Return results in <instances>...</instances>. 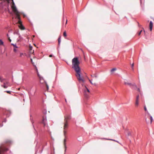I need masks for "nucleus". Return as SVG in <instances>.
<instances>
[{"label": "nucleus", "mask_w": 154, "mask_h": 154, "mask_svg": "<svg viewBox=\"0 0 154 154\" xmlns=\"http://www.w3.org/2000/svg\"><path fill=\"white\" fill-rule=\"evenodd\" d=\"M72 68L74 69L76 73L75 76L78 81L80 82H84L85 81L81 77V69L79 66L80 62L77 57H74L72 59Z\"/></svg>", "instance_id": "1"}, {"label": "nucleus", "mask_w": 154, "mask_h": 154, "mask_svg": "<svg viewBox=\"0 0 154 154\" xmlns=\"http://www.w3.org/2000/svg\"><path fill=\"white\" fill-rule=\"evenodd\" d=\"M10 3L12 9L17 12V9L13 0H0V7L5 11H9V6Z\"/></svg>", "instance_id": "2"}, {"label": "nucleus", "mask_w": 154, "mask_h": 154, "mask_svg": "<svg viewBox=\"0 0 154 154\" xmlns=\"http://www.w3.org/2000/svg\"><path fill=\"white\" fill-rule=\"evenodd\" d=\"M43 113L45 114V115L43 116L42 121L41 123H42L44 125V126H45L47 124L46 116V114L47 113L46 110H44L43 112Z\"/></svg>", "instance_id": "3"}, {"label": "nucleus", "mask_w": 154, "mask_h": 154, "mask_svg": "<svg viewBox=\"0 0 154 154\" xmlns=\"http://www.w3.org/2000/svg\"><path fill=\"white\" fill-rule=\"evenodd\" d=\"M70 119V116L69 115H67L65 116V121L64 124V134H65L66 133L65 129H66L68 127L67 120L69 119Z\"/></svg>", "instance_id": "4"}, {"label": "nucleus", "mask_w": 154, "mask_h": 154, "mask_svg": "<svg viewBox=\"0 0 154 154\" xmlns=\"http://www.w3.org/2000/svg\"><path fill=\"white\" fill-rule=\"evenodd\" d=\"M8 148H6L5 146H0V154H5V153L8 150Z\"/></svg>", "instance_id": "5"}, {"label": "nucleus", "mask_w": 154, "mask_h": 154, "mask_svg": "<svg viewBox=\"0 0 154 154\" xmlns=\"http://www.w3.org/2000/svg\"><path fill=\"white\" fill-rule=\"evenodd\" d=\"M124 84L125 85H128L130 87H131L133 89H135V88H136L137 87V85L135 84V83L132 84L130 83L125 82Z\"/></svg>", "instance_id": "6"}, {"label": "nucleus", "mask_w": 154, "mask_h": 154, "mask_svg": "<svg viewBox=\"0 0 154 154\" xmlns=\"http://www.w3.org/2000/svg\"><path fill=\"white\" fill-rule=\"evenodd\" d=\"M139 95H137L136 98V102L135 103V105L136 106H138L139 104Z\"/></svg>", "instance_id": "7"}, {"label": "nucleus", "mask_w": 154, "mask_h": 154, "mask_svg": "<svg viewBox=\"0 0 154 154\" xmlns=\"http://www.w3.org/2000/svg\"><path fill=\"white\" fill-rule=\"evenodd\" d=\"M4 113L6 115L7 117H8L11 114V112L9 110H6Z\"/></svg>", "instance_id": "8"}, {"label": "nucleus", "mask_w": 154, "mask_h": 154, "mask_svg": "<svg viewBox=\"0 0 154 154\" xmlns=\"http://www.w3.org/2000/svg\"><path fill=\"white\" fill-rule=\"evenodd\" d=\"M83 94H84V95L85 97L86 98H88L89 97V93H87V92H86L85 91H83Z\"/></svg>", "instance_id": "9"}, {"label": "nucleus", "mask_w": 154, "mask_h": 154, "mask_svg": "<svg viewBox=\"0 0 154 154\" xmlns=\"http://www.w3.org/2000/svg\"><path fill=\"white\" fill-rule=\"evenodd\" d=\"M153 26V23L152 21H150L149 23V29L151 31L152 30Z\"/></svg>", "instance_id": "10"}, {"label": "nucleus", "mask_w": 154, "mask_h": 154, "mask_svg": "<svg viewBox=\"0 0 154 154\" xmlns=\"http://www.w3.org/2000/svg\"><path fill=\"white\" fill-rule=\"evenodd\" d=\"M85 88L83 89V91H85L88 93H90V91L89 89L85 86Z\"/></svg>", "instance_id": "11"}, {"label": "nucleus", "mask_w": 154, "mask_h": 154, "mask_svg": "<svg viewBox=\"0 0 154 154\" xmlns=\"http://www.w3.org/2000/svg\"><path fill=\"white\" fill-rule=\"evenodd\" d=\"M20 28L21 30H24L25 29L24 27L22 24L20 26Z\"/></svg>", "instance_id": "12"}, {"label": "nucleus", "mask_w": 154, "mask_h": 154, "mask_svg": "<svg viewBox=\"0 0 154 154\" xmlns=\"http://www.w3.org/2000/svg\"><path fill=\"white\" fill-rule=\"evenodd\" d=\"M61 42V36H59L58 38V45H60Z\"/></svg>", "instance_id": "13"}, {"label": "nucleus", "mask_w": 154, "mask_h": 154, "mask_svg": "<svg viewBox=\"0 0 154 154\" xmlns=\"http://www.w3.org/2000/svg\"><path fill=\"white\" fill-rule=\"evenodd\" d=\"M8 83V82H6V83H4V85H3V87L5 88H7V87H8V86H6V85Z\"/></svg>", "instance_id": "14"}, {"label": "nucleus", "mask_w": 154, "mask_h": 154, "mask_svg": "<svg viewBox=\"0 0 154 154\" xmlns=\"http://www.w3.org/2000/svg\"><path fill=\"white\" fill-rule=\"evenodd\" d=\"M66 139H64V144L65 147V151H66Z\"/></svg>", "instance_id": "15"}, {"label": "nucleus", "mask_w": 154, "mask_h": 154, "mask_svg": "<svg viewBox=\"0 0 154 154\" xmlns=\"http://www.w3.org/2000/svg\"><path fill=\"white\" fill-rule=\"evenodd\" d=\"M11 45L14 46V47L16 48H18V47L16 45V44H14L13 43H11Z\"/></svg>", "instance_id": "16"}, {"label": "nucleus", "mask_w": 154, "mask_h": 154, "mask_svg": "<svg viewBox=\"0 0 154 154\" xmlns=\"http://www.w3.org/2000/svg\"><path fill=\"white\" fill-rule=\"evenodd\" d=\"M4 42L2 40L0 39V45H3Z\"/></svg>", "instance_id": "17"}, {"label": "nucleus", "mask_w": 154, "mask_h": 154, "mask_svg": "<svg viewBox=\"0 0 154 154\" xmlns=\"http://www.w3.org/2000/svg\"><path fill=\"white\" fill-rule=\"evenodd\" d=\"M106 139V140H112V141H116V142L118 143H119L118 141H117V140H113V139Z\"/></svg>", "instance_id": "18"}, {"label": "nucleus", "mask_w": 154, "mask_h": 154, "mask_svg": "<svg viewBox=\"0 0 154 154\" xmlns=\"http://www.w3.org/2000/svg\"><path fill=\"white\" fill-rule=\"evenodd\" d=\"M144 109L145 111L147 112L148 114H149L148 113V112L147 109L146 108L145 106H144Z\"/></svg>", "instance_id": "19"}, {"label": "nucleus", "mask_w": 154, "mask_h": 154, "mask_svg": "<svg viewBox=\"0 0 154 154\" xmlns=\"http://www.w3.org/2000/svg\"><path fill=\"white\" fill-rule=\"evenodd\" d=\"M150 123H152V116H150Z\"/></svg>", "instance_id": "20"}, {"label": "nucleus", "mask_w": 154, "mask_h": 154, "mask_svg": "<svg viewBox=\"0 0 154 154\" xmlns=\"http://www.w3.org/2000/svg\"><path fill=\"white\" fill-rule=\"evenodd\" d=\"M63 35L64 37H66V31H65L63 32Z\"/></svg>", "instance_id": "21"}, {"label": "nucleus", "mask_w": 154, "mask_h": 154, "mask_svg": "<svg viewBox=\"0 0 154 154\" xmlns=\"http://www.w3.org/2000/svg\"><path fill=\"white\" fill-rule=\"evenodd\" d=\"M116 68H112L111 70V72H112L113 71H115V70H116Z\"/></svg>", "instance_id": "22"}, {"label": "nucleus", "mask_w": 154, "mask_h": 154, "mask_svg": "<svg viewBox=\"0 0 154 154\" xmlns=\"http://www.w3.org/2000/svg\"><path fill=\"white\" fill-rule=\"evenodd\" d=\"M134 63H133L131 65V66L132 68V69L133 70H134Z\"/></svg>", "instance_id": "23"}, {"label": "nucleus", "mask_w": 154, "mask_h": 154, "mask_svg": "<svg viewBox=\"0 0 154 154\" xmlns=\"http://www.w3.org/2000/svg\"><path fill=\"white\" fill-rule=\"evenodd\" d=\"M45 82L46 84V86L47 87V89H48V85L47 84L46 82Z\"/></svg>", "instance_id": "24"}, {"label": "nucleus", "mask_w": 154, "mask_h": 154, "mask_svg": "<svg viewBox=\"0 0 154 154\" xmlns=\"http://www.w3.org/2000/svg\"><path fill=\"white\" fill-rule=\"evenodd\" d=\"M5 92H7V93H8V94H10L11 93V91H5Z\"/></svg>", "instance_id": "25"}, {"label": "nucleus", "mask_w": 154, "mask_h": 154, "mask_svg": "<svg viewBox=\"0 0 154 154\" xmlns=\"http://www.w3.org/2000/svg\"><path fill=\"white\" fill-rule=\"evenodd\" d=\"M31 122H32V125H33V128H34V129L35 130V128H34V125H33V123H34V122H33V120H31Z\"/></svg>", "instance_id": "26"}, {"label": "nucleus", "mask_w": 154, "mask_h": 154, "mask_svg": "<svg viewBox=\"0 0 154 154\" xmlns=\"http://www.w3.org/2000/svg\"><path fill=\"white\" fill-rule=\"evenodd\" d=\"M142 30H140V32H139L138 33V35H140V34H141V32H142Z\"/></svg>", "instance_id": "27"}, {"label": "nucleus", "mask_w": 154, "mask_h": 154, "mask_svg": "<svg viewBox=\"0 0 154 154\" xmlns=\"http://www.w3.org/2000/svg\"><path fill=\"white\" fill-rule=\"evenodd\" d=\"M93 77H94L95 78H97V74H94V76H93Z\"/></svg>", "instance_id": "28"}, {"label": "nucleus", "mask_w": 154, "mask_h": 154, "mask_svg": "<svg viewBox=\"0 0 154 154\" xmlns=\"http://www.w3.org/2000/svg\"><path fill=\"white\" fill-rule=\"evenodd\" d=\"M89 81H90V82L91 83V84H92V85H93V83L92 82L91 80H90V79H89Z\"/></svg>", "instance_id": "29"}, {"label": "nucleus", "mask_w": 154, "mask_h": 154, "mask_svg": "<svg viewBox=\"0 0 154 154\" xmlns=\"http://www.w3.org/2000/svg\"><path fill=\"white\" fill-rule=\"evenodd\" d=\"M19 35V38H20V39H22V37L20 36V35Z\"/></svg>", "instance_id": "30"}, {"label": "nucleus", "mask_w": 154, "mask_h": 154, "mask_svg": "<svg viewBox=\"0 0 154 154\" xmlns=\"http://www.w3.org/2000/svg\"><path fill=\"white\" fill-rule=\"evenodd\" d=\"M36 71H37V75H38V74H39V73L38 72V69L37 68H36Z\"/></svg>", "instance_id": "31"}, {"label": "nucleus", "mask_w": 154, "mask_h": 154, "mask_svg": "<svg viewBox=\"0 0 154 154\" xmlns=\"http://www.w3.org/2000/svg\"><path fill=\"white\" fill-rule=\"evenodd\" d=\"M16 33L18 35H20L19 33L18 32H17Z\"/></svg>", "instance_id": "32"}, {"label": "nucleus", "mask_w": 154, "mask_h": 154, "mask_svg": "<svg viewBox=\"0 0 154 154\" xmlns=\"http://www.w3.org/2000/svg\"><path fill=\"white\" fill-rule=\"evenodd\" d=\"M131 135V134L130 132H129L128 133V136H130Z\"/></svg>", "instance_id": "33"}, {"label": "nucleus", "mask_w": 154, "mask_h": 154, "mask_svg": "<svg viewBox=\"0 0 154 154\" xmlns=\"http://www.w3.org/2000/svg\"><path fill=\"white\" fill-rule=\"evenodd\" d=\"M23 55V53H20V57H21V56H22V55Z\"/></svg>", "instance_id": "34"}, {"label": "nucleus", "mask_w": 154, "mask_h": 154, "mask_svg": "<svg viewBox=\"0 0 154 154\" xmlns=\"http://www.w3.org/2000/svg\"><path fill=\"white\" fill-rule=\"evenodd\" d=\"M53 56V55L52 54H50L49 56L50 57H52Z\"/></svg>", "instance_id": "35"}, {"label": "nucleus", "mask_w": 154, "mask_h": 154, "mask_svg": "<svg viewBox=\"0 0 154 154\" xmlns=\"http://www.w3.org/2000/svg\"><path fill=\"white\" fill-rule=\"evenodd\" d=\"M14 51L15 52H16L17 51V50L15 48H14Z\"/></svg>", "instance_id": "36"}, {"label": "nucleus", "mask_w": 154, "mask_h": 154, "mask_svg": "<svg viewBox=\"0 0 154 154\" xmlns=\"http://www.w3.org/2000/svg\"><path fill=\"white\" fill-rule=\"evenodd\" d=\"M4 122H6V119H4Z\"/></svg>", "instance_id": "37"}, {"label": "nucleus", "mask_w": 154, "mask_h": 154, "mask_svg": "<svg viewBox=\"0 0 154 154\" xmlns=\"http://www.w3.org/2000/svg\"><path fill=\"white\" fill-rule=\"evenodd\" d=\"M9 40L10 42H11V39L9 38Z\"/></svg>", "instance_id": "38"}, {"label": "nucleus", "mask_w": 154, "mask_h": 154, "mask_svg": "<svg viewBox=\"0 0 154 154\" xmlns=\"http://www.w3.org/2000/svg\"><path fill=\"white\" fill-rule=\"evenodd\" d=\"M137 91H139V92H140V89L139 88H137Z\"/></svg>", "instance_id": "39"}, {"label": "nucleus", "mask_w": 154, "mask_h": 154, "mask_svg": "<svg viewBox=\"0 0 154 154\" xmlns=\"http://www.w3.org/2000/svg\"><path fill=\"white\" fill-rule=\"evenodd\" d=\"M38 76L39 77V78H40V75L39 74H38Z\"/></svg>", "instance_id": "40"}, {"label": "nucleus", "mask_w": 154, "mask_h": 154, "mask_svg": "<svg viewBox=\"0 0 154 154\" xmlns=\"http://www.w3.org/2000/svg\"><path fill=\"white\" fill-rule=\"evenodd\" d=\"M65 102L66 103L67 102V100H66V98H65Z\"/></svg>", "instance_id": "41"}, {"label": "nucleus", "mask_w": 154, "mask_h": 154, "mask_svg": "<svg viewBox=\"0 0 154 154\" xmlns=\"http://www.w3.org/2000/svg\"><path fill=\"white\" fill-rule=\"evenodd\" d=\"M67 20H66V24L67 23Z\"/></svg>", "instance_id": "42"}, {"label": "nucleus", "mask_w": 154, "mask_h": 154, "mask_svg": "<svg viewBox=\"0 0 154 154\" xmlns=\"http://www.w3.org/2000/svg\"><path fill=\"white\" fill-rule=\"evenodd\" d=\"M31 62H32V59H31Z\"/></svg>", "instance_id": "43"}, {"label": "nucleus", "mask_w": 154, "mask_h": 154, "mask_svg": "<svg viewBox=\"0 0 154 154\" xmlns=\"http://www.w3.org/2000/svg\"><path fill=\"white\" fill-rule=\"evenodd\" d=\"M7 36H8V38H9V37H8V34H7Z\"/></svg>", "instance_id": "44"}, {"label": "nucleus", "mask_w": 154, "mask_h": 154, "mask_svg": "<svg viewBox=\"0 0 154 154\" xmlns=\"http://www.w3.org/2000/svg\"><path fill=\"white\" fill-rule=\"evenodd\" d=\"M18 17H19V18H20V17L18 16V15H17Z\"/></svg>", "instance_id": "45"}, {"label": "nucleus", "mask_w": 154, "mask_h": 154, "mask_svg": "<svg viewBox=\"0 0 154 154\" xmlns=\"http://www.w3.org/2000/svg\"><path fill=\"white\" fill-rule=\"evenodd\" d=\"M42 150H43L42 149V151H41V153L42 152Z\"/></svg>", "instance_id": "46"}, {"label": "nucleus", "mask_w": 154, "mask_h": 154, "mask_svg": "<svg viewBox=\"0 0 154 154\" xmlns=\"http://www.w3.org/2000/svg\"><path fill=\"white\" fill-rule=\"evenodd\" d=\"M3 126V125L1 126V127H2Z\"/></svg>", "instance_id": "47"}, {"label": "nucleus", "mask_w": 154, "mask_h": 154, "mask_svg": "<svg viewBox=\"0 0 154 154\" xmlns=\"http://www.w3.org/2000/svg\"><path fill=\"white\" fill-rule=\"evenodd\" d=\"M144 33L145 32V31L144 30Z\"/></svg>", "instance_id": "48"}, {"label": "nucleus", "mask_w": 154, "mask_h": 154, "mask_svg": "<svg viewBox=\"0 0 154 154\" xmlns=\"http://www.w3.org/2000/svg\"><path fill=\"white\" fill-rule=\"evenodd\" d=\"M35 154H36V152L35 153Z\"/></svg>", "instance_id": "49"}]
</instances>
